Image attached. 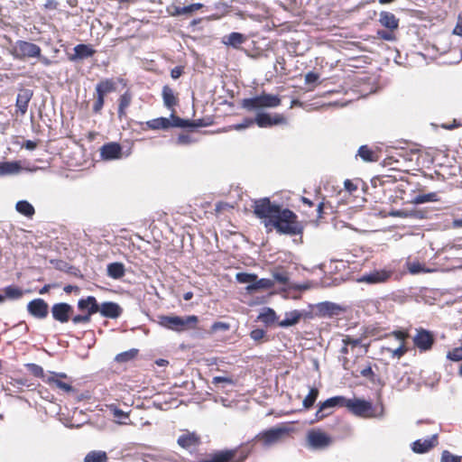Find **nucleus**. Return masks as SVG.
Instances as JSON below:
<instances>
[{
	"label": "nucleus",
	"instance_id": "nucleus-1",
	"mask_svg": "<svg viewBox=\"0 0 462 462\" xmlns=\"http://www.w3.org/2000/svg\"><path fill=\"white\" fill-rule=\"evenodd\" d=\"M264 226L270 230L274 228L279 234L288 236L300 235L303 231L296 214L288 208H282L273 220L264 221Z\"/></svg>",
	"mask_w": 462,
	"mask_h": 462
},
{
	"label": "nucleus",
	"instance_id": "nucleus-2",
	"mask_svg": "<svg viewBox=\"0 0 462 462\" xmlns=\"http://www.w3.org/2000/svg\"><path fill=\"white\" fill-rule=\"evenodd\" d=\"M199 318L195 315L180 317V316H161L159 324L171 330L182 332L196 328Z\"/></svg>",
	"mask_w": 462,
	"mask_h": 462
},
{
	"label": "nucleus",
	"instance_id": "nucleus-3",
	"mask_svg": "<svg viewBox=\"0 0 462 462\" xmlns=\"http://www.w3.org/2000/svg\"><path fill=\"white\" fill-rule=\"evenodd\" d=\"M281 104V99L276 95L262 94L250 98H245L242 106L249 111L258 110L264 107H277Z\"/></svg>",
	"mask_w": 462,
	"mask_h": 462
},
{
	"label": "nucleus",
	"instance_id": "nucleus-4",
	"mask_svg": "<svg viewBox=\"0 0 462 462\" xmlns=\"http://www.w3.org/2000/svg\"><path fill=\"white\" fill-rule=\"evenodd\" d=\"M40 52L42 49L39 45L23 40L16 41L11 51L12 56L21 60L40 57Z\"/></svg>",
	"mask_w": 462,
	"mask_h": 462
},
{
	"label": "nucleus",
	"instance_id": "nucleus-5",
	"mask_svg": "<svg viewBox=\"0 0 462 462\" xmlns=\"http://www.w3.org/2000/svg\"><path fill=\"white\" fill-rule=\"evenodd\" d=\"M281 209L279 205L272 204L268 198H263L254 202V213L264 221L273 220Z\"/></svg>",
	"mask_w": 462,
	"mask_h": 462
},
{
	"label": "nucleus",
	"instance_id": "nucleus-6",
	"mask_svg": "<svg viewBox=\"0 0 462 462\" xmlns=\"http://www.w3.org/2000/svg\"><path fill=\"white\" fill-rule=\"evenodd\" d=\"M289 430L285 427H273L267 430H263L255 436L258 441H261L263 447H272L288 435Z\"/></svg>",
	"mask_w": 462,
	"mask_h": 462
},
{
	"label": "nucleus",
	"instance_id": "nucleus-7",
	"mask_svg": "<svg viewBox=\"0 0 462 462\" xmlns=\"http://www.w3.org/2000/svg\"><path fill=\"white\" fill-rule=\"evenodd\" d=\"M346 407L355 415L360 417H372L373 406L370 402L361 399H346Z\"/></svg>",
	"mask_w": 462,
	"mask_h": 462
},
{
	"label": "nucleus",
	"instance_id": "nucleus-8",
	"mask_svg": "<svg viewBox=\"0 0 462 462\" xmlns=\"http://www.w3.org/2000/svg\"><path fill=\"white\" fill-rule=\"evenodd\" d=\"M307 440L309 445L314 449H323L330 446L331 438L323 431L311 430L308 433Z\"/></svg>",
	"mask_w": 462,
	"mask_h": 462
},
{
	"label": "nucleus",
	"instance_id": "nucleus-9",
	"mask_svg": "<svg viewBox=\"0 0 462 462\" xmlns=\"http://www.w3.org/2000/svg\"><path fill=\"white\" fill-rule=\"evenodd\" d=\"M254 123L259 127H271L273 125H285L287 119L281 114L270 115L267 113H258L254 118Z\"/></svg>",
	"mask_w": 462,
	"mask_h": 462
},
{
	"label": "nucleus",
	"instance_id": "nucleus-10",
	"mask_svg": "<svg viewBox=\"0 0 462 462\" xmlns=\"http://www.w3.org/2000/svg\"><path fill=\"white\" fill-rule=\"evenodd\" d=\"M393 275V271L382 269V270H374L369 273L364 274L362 277L358 279L360 282L365 283H383L387 282L391 276Z\"/></svg>",
	"mask_w": 462,
	"mask_h": 462
},
{
	"label": "nucleus",
	"instance_id": "nucleus-11",
	"mask_svg": "<svg viewBox=\"0 0 462 462\" xmlns=\"http://www.w3.org/2000/svg\"><path fill=\"white\" fill-rule=\"evenodd\" d=\"M413 342L420 351H427L431 348L434 342V337L432 333L428 330L422 328L417 329V333L413 337Z\"/></svg>",
	"mask_w": 462,
	"mask_h": 462
},
{
	"label": "nucleus",
	"instance_id": "nucleus-12",
	"mask_svg": "<svg viewBox=\"0 0 462 462\" xmlns=\"http://www.w3.org/2000/svg\"><path fill=\"white\" fill-rule=\"evenodd\" d=\"M346 398L343 396H335L326 400L320 404L319 410L316 412L317 420H320L328 415L329 412H326L328 409L334 407H346Z\"/></svg>",
	"mask_w": 462,
	"mask_h": 462
},
{
	"label": "nucleus",
	"instance_id": "nucleus-13",
	"mask_svg": "<svg viewBox=\"0 0 462 462\" xmlns=\"http://www.w3.org/2000/svg\"><path fill=\"white\" fill-rule=\"evenodd\" d=\"M72 312L73 308L65 302L56 303L51 307L53 319L60 323L68 322Z\"/></svg>",
	"mask_w": 462,
	"mask_h": 462
},
{
	"label": "nucleus",
	"instance_id": "nucleus-14",
	"mask_svg": "<svg viewBox=\"0 0 462 462\" xmlns=\"http://www.w3.org/2000/svg\"><path fill=\"white\" fill-rule=\"evenodd\" d=\"M100 155L103 160L112 161L122 157V147L117 143H108L100 148Z\"/></svg>",
	"mask_w": 462,
	"mask_h": 462
},
{
	"label": "nucleus",
	"instance_id": "nucleus-15",
	"mask_svg": "<svg viewBox=\"0 0 462 462\" xmlns=\"http://www.w3.org/2000/svg\"><path fill=\"white\" fill-rule=\"evenodd\" d=\"M27 310L34 318L44 319L48 315V304L42 299H35L28 303Z\"/></svg>",
	"mask_w": 462,
	"mask_h": 462
},
{
	"label": "nucleus",
	"instance_id": "nucleus-16",
	"mask_svg": "<svg viewBox=\"0 0 462 462\" xmlns=\"http://www.w3.org/2000/svg\"><path fill=\"white\" fill-rule=\"evenodd\" d=\"M284 316V319L278 323L281 328H288L298 324L301 319L307 316V313L304 310H294L285 312Z\"/></svg>",
	"mask_w": 462,
	"mask_h": 462
},
{
	"label": "nucleus",
	"instance_id": "nucleus-17",
	"mask_svg": "<svg viewBox=\"0 0 462 462\" xmlns=\"http://www.w3.org/2000/svg\"><path fill=\"white\" fill-rule=\"evenodd\" d=\"M98 312L105 318L116 319L121 315L122 309L116 302L106 301L99 305Z\"/></svg>",
	"mask_w": 462,
	"mask_h": 462
},
{
	"label": "nucleus",
	"instance_id": "nucleus-18",
	"mask_svg": "<svg viewBox=\"0 0 462 462\" xmlns=\"http://www.w3.org/2000/svg\"><path fill=\"white\" fill-rule=\"evenodd\" d=\"M73 51L74 54L69 56V60L71 61L89 58L96 52V51L90 45L83 43L76 45Z\"/></svg>",
	"mask_w": 462,
	"mask_h": 462
},
{
	"label": "nucleus",
	"instance_id": "nucleus-19",
	"mask_svg": "<svg viewBox=\"0 0 462 462\" xmlns=\"http://www.w3.org/2000/svg\"><path fill=\"white\" fill-rule=\"evenodd\" d=\"M32 97V91L28 88H23L19 91L16 97V107L22 115L27 112L28 104Z\"/></svg>",
	"mask_w": 462,
	"mask_h": 462
},
{
	"label": "nucleus",
	"instance_id": "nucleus-20",
	"mask_svg": "<svg viewBox=\"0 0 462 462\" xmlns=\"http://www.w3.org/2000/svg\"><path fill=\"white\" fill-rule=\"evenodd\" d=\"M437 442V436L433 435L431 438L425 439H418L412 443V450L415 453L422 454L429 451L435 446Z\"/></svg>",
	"mask_w": 462,
	"mask_h": 462
},
{
	"label": "nucleus",
	"instance_id": "nucleus-21",
	"mask_svg": "<svg viewBox=\"0 0 462 462\" xmlns=\"http://www.w3.org/2000/svg\"><path fill=\"white\" fill-rule=\"evenodd\" d=\"M78 308L84 311L86 310L88 314H95L99 310V305L93 296H88L85 299H80L78 302Z\"/></svg>",
	"mask_w": 462,
	"mask_h": 462
},
{
	"label": "nucleus",
	"instance_id": "nucleus-22",
	"mask_svg": "<svg viewBox=\"0 0 462 462\" xmlns=\"http://www.w3.org/2000/svg\"><path fill=\"white\" fill-rule=\"evenodd\" d=\"M246 37L240 32H231L226 35L222 39V42L226 46H231L235 49H238L240 45L245 42Z\"/></svg>",
	"mask_w": 462,
	"mask_h": 462
},
{
	"label": "nucleus",
	"instance_id": "nucleus-23",
	"mask_svg": "<svg viewBox=\"0 0 462 462\" xmlns=\"http://www.w3.org/2000/svg\"><path fill=\"white\" fill-rule=\"evenodd\" d=\"M116 89V84L113 79H106L98 82L96 86L97 95L105 97L108 93L114 92Z\"/></svg>",
	"mask_w": 462,
	"mask_h": 462
},
{
	"label": "nucleus",
	"instance_id": "nucleus-24",
	"mask_svg": "<svg viewBox=\"0 0 462 462\" xmlns=\"http://www.w3.org/2000/svg\"><path fill=\"white\" fill-rule=\"evenodd\" d=\"M45 383L51 387H56L65 393L74 392V388L69 383L62 382L59 378H56V375H49V377L45 378Z\"/></svg>",
	"mask_w": 462,
	"mask_h": 462
},
{
	"label": "nucleus",
	"instance_id": "nucleus-25",
	"mask_svg": "<svg viewBox=\"0 0 462 462\" xmlns=\"http://www.w3.org/2000/svg\"><path fill=\"white\" fill-rule=\"evenodd\" d=\"M22 166L18 162H0V176L14 175L21 171Z\"/></svg>",
	"mask_w": 462,
	"mask_h": 462
},
{
	"label": "nucleus",
	"instance_id": "nucleus-26",
	"mask_svg": "<svg viewBox=\"0 0 462 462\" xmlns=\"http://www.w3.org/2000/svg\"><path fill=\"white\" fill-rule=\"evenodd\" d=\"M273 286V282L270 279H255V282H254L252 284H249L246 286V291L248 292H254L260 290H268L271 289Z\"/></svg>",
	"mask_w": 462,
	"mask_h": 462
},
{
	"label": "nucleus",
	"instance_id": "nucleus-27",
	"mask_svg": "<svg viewBox=\"0 0 462 462\" xmlns=\"http://www.w3.org/2000/svg\"><path fill=\"white\" fill-rule=\"evenodd\" d=\"M379 21L383 26H384L388 29H391V30H394L396 28H398V25H399L398 19L395 17V15L393 14L389 13V12H382L380 14Z\"/></svg>",
	"mask_w": 462,
	"mask_h": 462
},
{
	"label": "nucleus",
	"instance_id": "nucleus-28",
	"mask_svg": "<svg viewBox=\"0 0 462 462\" xmlns=\"http://www.w3.org/2000/svg\"><path fill=\"white\" fill-rule=\"evenodd\" d=\"M178 444L184 448H192L199 444V438L194 433H187L179 437Z\"/></svg>",
	"mask_w": 462,
	"mask_h": 462
},
{
	"label": "nucleus",
	"instance_id": "nucleus-29",
	"mask_svg": "<svg viewBox=\"0 0 462 462\" xmlns=\"http://www.w3.org/2000/svg\"><path fill=\"white\" fill-rule=\"evenodd\" d=\"M107 275L113 279H120L125 275V265L122 263H112L107 265Z\"/></svg>",
	"mask_w": 462,
	"mask_h": 462
},
{
	"label": "nucleus",
	"instance_id": "nucleus-30",
	"mask_svg": "<svg viewBox=\"0 0 462 462\" xmlns=\"http://www.w3.org/2000/svg\"><path fill=\"white\" fill-rule=\"evenodd\" d=\"M319 310L323 315H327L329 317L333 315H337L342 310L339 305L328 301L320 303L319 306Z\"/></svg>",
	"mask_w": 462,
	"mask_h": 462
},
{
	"label": "nucleus",
	"instance_id": "nucleus-31",
	"mask_svg": "<svg viewBox=\"0 0 462 462\" xmlns=\"http://www.w3.org/2000/svg\"><path fill=\"white\" fill-rule=\"evenodd\" d=\"M147 126L152 130L168 129L171 127V120L166 117H158L146 122Z\"/></svg>",
	"mask_w": 462,
	"mask_h": 462
},
{
	"label": "nucleus",
	"instance_id": "nucleus-32",
	"mask_svg": "<svg viewBox=\"0 0 462 462\" xmlns=\"http://www.w3.org/2000/svg\"><path fill=\"white\" fill-rule=\"evenodd\" d=\"M107 460L108 457L106 453L102 450L90 451L84 458V462H107Z\"/></svg>",
	"mask_w": 462,
	"mask_h": 462
},
{
	"label": "nucleus",
	"instance_id": "nucleus-33",
	"mask_svg": "<svg viewBox=\"0 0 462 462\" xmlns=\"http://www.w3.org/2000/svg\"><path fill=\"white\" fill-rule=\"evenodd\" d=\"M393 217H411L416 219H421L424 217V213L419 210H395L390 214Z\"/></svg>",
	"mask_w": 462,
	"mask_h": 462
},
{
	"label": "nucleus",
	"instance_id": "nucleus-34",
	"mask_svg": "<svg viewBox=\"0 0 462 462\" xmlns=\"http://www.w3.org/2000/svg\"><path fill=\"white\" fill-rule=\"evenodd\" d=\"M276 313L271 308L264 309L263 311L261 312L257 317V320L264 323L265 325H270L273 323L276 320Z\"/></svg>",
	"mask_w": 462,
	"mask_h": 462
},
{
	"label": "nucleus",
	"instance_id": "nucleus-35",
	"mask_svg": "<svg viewBox=\"0 0 462 462\" xmlns=\"http://www.w3.org/2000/svg\"><path fill=\"white\" fill-rule=\"evenodd\" d=\"M162 98L165 106L168 108H171L177 103L173 90L168 86H164L162 88Z\"/></svg>",
	"mask_w": 462,
	"mask_h": 462
},
{
	"label": "nucleus",
	"instance_id": "nucleus-36",
	"mask_svg": "<svg viewBox=\"0 0 462 462\" xmlns=\"http://www.w3.org/2000/svg\"><path fill=\"white\" fill-rule=\"evenodd\" d=\"M15 208L20 214L28 217L33 216L35 212L32 205L26 200L18 201L16 203Z\"/></svg>",
	"mask_w": 462,
	"mask_h": 462
},
{
	"label": "nucleus",
	"instance_id": "nucleus-37",
	"mask_svg": "<svg viewBox=\"0 0 462 462\" xmlns=\"http://www.w3.org/2000/svg\"><path fill=\"white\" fill-rule=\"evenodd\" d=\"M132 95L129 91H125L119 98L118 116L122 117L125 114V109L130 106Z\"/></svg>",
	"mask_w": 462,
	"mask_h": 462
},
{
	"label": "nucleus",
	"instance_id": "nucleus-38",
	"mask_svg": "<svg viewBox=\"0 0 462 462\" xmlns=\"http://www.w3.org/2000/svg\"><path fill=\"white\" fill-rule=\"evenodd\" d=\"M138 354V350L135 348L129 349L127 351L119 353L116 356L115 361L117 363H126L133 360Z\"/></svg>",
	"mask_w": 462,
	"mask_h": 462
},
{
	"label": "nucleus",
	"instance_id": "nucleus-39",
	"mask_svg": "<svg viewBox=\"0 0 462 462\" xmlns=\"http://www.w3.org/2000/svg\"><path fill=\"white\" fill-rule=\"evenodd\" d=\"M203 7V5L200 3L191 4L186 6L182 7H176L175 8V14L177 15H183V14H190L194 13L195 11L199 10Z\"/></svg>",
	"mask_w": 462,
	"mask_h": 462
},
{
	"label": "nucleus",
	"instance_id": "nucleus-40",
	"mask_svg": "<svg viewBox=\"0 0 462 462\" xmlns=\"http://www.w3.org/2000/svg\"><path fill=\"white\" fill-rule=\"evenodd\" d=\"M23 294V291L16 286H7L4 289L5 299L18 300Z\"/></svg>",
	"mask_w": 462,
	"mask_h": 462
},
{
	"label": "nucleus",
	"instance_id": "nucleus-41",
	"mask_svg": "<svg viewBox=\"0 0 462 462\" xmlns=\"http://www.w3.org/2000/svg\"><path fill=\"white\" fill-rule=\"evenodd\" d=\"M357 155L361 157L364 162H374V152L368 148L367 145H362L359 147Z\"/></svg>",
	"mask_w": 462,
	"mask_h": 462
},
{
	"label": "nucleus",
	"instance_id": "nucleus-42",
	"mask_svg": "<svg viewBox=\"0 0 462 462\" xmlns=\"http://www.w3.org/2000/svg\"><path fill=\"white\" fill-rule=\"evenodd\" d=\"M169 119L171 120V126L173 127L186 128L194 125L189 120L180 118L173 114L171 115V118Z\"/></svg>",
	"mask_w": 462,
	"mask_h": 462
},
{
	"label": "nucleus",
	"instance_id": "nucleus-43",
	"mask_svg": "<svg viewBox=\"0 0 462 462\" xmlns=\"http://www.w3.org/2000/svg\"><path fill=\"white\" fill-rule=\"evenodd\" d=\"M319 395V390L317 388H311L309 394L303 400V406L306 409L312 407Z\"/></svg>",
	"mask_w": 462,
	"mask_h": 462
},
{
	"label": "nucleus",
	"instance_id": "nucleus-44",
	"mask_svg": "<svg viewBox=\"0 0 462 462\" xmlns=\"http://www.w3.org/2000/svg\"><path fill=\"white\" fill-rule=\"evenodd\" d=\"M408 271L411 274H418L420 273H431L433 272L431 269L425 268L422 264H420L419 262H412L407 263Z\"/></svg>",
	"mask_w": 462,
	"mask_h": 462
},
{
	"label": "nucleus",
	"instance_id": "nucleus-45",
	"mask_svg": "<svg viewBox=\"0 0 462 462\" xmlns=\"http://www.w3.org/2000/svg\"><path fill=\"white\" fill-rule=\"evenodd\" d=\"M257 275L254 273H238L236 275V279L240 283H246L247 285L252 284L255 282Z\"/></svg>",
	"mask_w": 462,
	"mask_h": 462
},
{
	"label": "nucleus",
	"instance_id": "nucleus-46",
	"mask_svg": "<svg viewBox=\"0 0 462 462\" xmlns=\"http://www.w3.org/2000/svg\"><path fill=\"white\" fill-rule=\"evenodd\" d=\"M29 371L36 377H40L45 382V378L49 377V374H45L42 367L35 364H28Z\"/></svg>",
	"mask_w": 462,
	"mask_h": 462
},
{
	"label": "nucleus",
	"instance_id": "nucleus-47",
	"mask_svg": "<svg viewBox=\"0 0 462 462\" xmlns=\"http://www.w3.org/2000/svg\"><path fill=\"white\" fill-rule=\"evenodd\" d=\"M447 358L455 362L462 360V346L456 347L451 351H448Z\"/></svg>",
	"mask_w": 462,
	"mask_h": 462
},
{
	"label": "nucleus",
	"instance_id": "nucleus-48",
	"mask_svg": "<svg viewBox=\"0 0 462 462\" xmlns=\"http://www.w3.org/2000/svg\"><path fill=\"white\" fill-rule=\"evenodd\" d=\"M440 462H461V457L454 456L449 451L444 450L441 454Z\"/></svg>",
	"mask_w": 462,
	"mask_h": 462
},
{
	"label": "nucleus",
	"instance_id": "nucleus-49",
	"mask_svg": "<svg viewBox=\"0 0 462 462\" xmlns=\"http://www.w3.org/2000/svg\"><path fill=\"white\" fill-rule=\"evenodd\" d=\"M144 462H165V457L160 454H143Z\"/></svg>",
	"mask_w": 462,
	"mask_h": 462
},
{
	"label": "nucleus",
	"instance_id": "nucleus-50",
	"mask_svg": "<svg viewBox=\"0 0 462 462\" xmlns=\"http://www.w3.org/2000/svg\"><path fill=\"white\" fill-rule=\"evenodd\" d=\"M433 197H435V194L433 193H429V194H424V195H418L416 196L412 202L414 204H422V203H425V202H429V201H432L433 200Z\"/></svg>",
	"mask_w": 462,
	"mask_h": 462
},
{
	"label": "nucleus",
	"instance_id": "nucleus-51",
	"mask_svg": "<svg viewBox=\"0 0 462 462\" xmlns=\"http://www.w3.org/2000/svg\"><path fill=\"white\" fill-rule=\"evenodd\" d=\"M229 328H230V325L228 323L222 322V321L215 322L211 326L212 332H217L218 330L227 331Z\"/></svg>",
	"mask_w": 462,
	"mask_h": 462
},
{
	"label": "nucleus",
	"instance_id": "nucleus-52",
	"mask_svg": "<svg viewBox=\"0 0 462 462\" xmlns=\"http://www.w3.org/2000/svg\"><path fill=\"white\" fill-rule=\"evenodd\" d=\"M265 334L263 329L256 328L251 331L250 337L254 341L258 342L265 337Z\"/></svg>",
	"mask_w": 462,
	"mask_h": 462
},
{
	"label": "nucleus",
	"instance_id": "nucleus-53",
	"mask_svg": "<svg viewBox=\"0 0 462 462\" xmlns=\"http://www.w3.org/2000/svg\"><path fill=\"white\" fill-rule=\"evenodd\" d=\"M91 314L86 313L84 315H76L72 318L74 324L88 323L90 321Z\"/></svg>",
	"mask_w": 462,
	"mask_h": 462
},
{
	"label": "nucleus",
	"instance_id": "nucleus-54",
	"mask_svg": "<svg viewBox=\"0 0 462 462\" xmlns=\"http://www.w3.org/2000/svg\"><path fill=\"white\" fill-rule=\"evenodd\" d=\"M254 124V119L245 118V119H244V121L242 123L233 125V128L236 130H243V129H245V128L253 125Z\"/></svg>",
	"mask_w": 462,
	"mask_h": 462
},
{
	"label": "nucleus",
	"instance_id": "nucleus-55",
	"mask_svg": "<svg viewBox=\"0 0 462 462\" xmlns=\"http://www.w3.org/2000/svg\"><path fill=\"white\" fill-rule=\"evenodd\" d=\"M212 383H214V384H218V383L234 384V380L231 377L215 376L212 380Z\"/></svg>",
	"mask_w": 462,
	"mask_h": 462
},
{
	"label": "nucleus",
	"instance_id": "nucleus-56",
	"mask_svg": "<svg viewBox=\"0 0 462 462\" xmlns=\"http://www.w3.org/2000/svg\"><path fill=\"white\" fill-rule=\"evenodd\" d=\"M342 341H346V345H348L351 346V348H354L357 346L361 345V339L360 338H352L350 337H346L342 339Z\"/></svg>",
	"mask_w": 462,
	"mask_h": 462
},
{
	"label": "nucleus",
	"instance_id": "nucleus-57",
	"mask_svg": "<svg viewBox=\"0 0 462 462\" xmlns=\"http://www.w3.org/2000/svg\"><path fill=\"white\" fill-rule=\"evenodd\" d=\"M273 278L275 281H277L281 284H284V285L287 284L288 281H289L288 276L283 273H274Z\"/></svg>",
	"mask_w": 462,
	"mask_h": 462
},
{
	"label": "nucleus",
	"instance_id": "nucleus-58",
	"mask_svg": "<svg viewBox=\"0 0 462 462\" xmlns=\"http://www.w3.org/2000/svg\"><path fill=\"white\" fill-rule=\"evenodd\" d=\"M104 106V97L97 95V100L95 101V104L93 106V111L95 113L100 112Z\"/></svg>",
	"mask_w": 462,
	"mask_h": 462
},
{
	"label": "nucleus",
	"instance_id": "nucleus-59",
	"mask_svg": "<svg viewBox=\"0 0 462 462\" xmlns=\"http://www.w3.org/2000/svg\"><path fill=\"white\" fill-rule=\"evenodd\" d=\"M453 33L462 36V12L458 14L457 24L453 30Z\"/></svg>",
	"mask_w": 462,
	"mask_h": 462
},
{
	"label": "nucleus",
	"instance_id": "nucleus-60",
	"mask_svg": "<svg viewBox=\"0 0 462 462\" xmlns=\"http://www.w3.org/2000/svg\"><path fill=\"white\" fill-rule=\"evenodd\" d=\"M318 79H319V75H318L317 73H314V72H308V73L305 75V82H306L307 84L314 83V82H316Z\"/></svg>",
	"mask_w": 462,
	"mask_h": 462
},
{
	"label": "nucleus",
	"instance_id": "nucleus-61",
	"mask_svg": "<svg viewBox=\"0 0 462 462\" xmlns=\"http://www.w3.org/2000/svg\"><path fill=\"white\" fill-rule=\"evenodd\" d=\"M378 36L385 41H393L394 36L392 32L386 31H378Z\"/></svg>",
	"mask_w": 462,
	"mask_h": 462
},
{
	"label": "nucleus",
	"instance_id": "nucleus-62",
	"mask_svg": "<svg viewBox=\"0 0 462 462\" xmlns=\"http://www.w3.org/2000/svg\"><path fill=\"white\" fill-rule=\"evenodd\" d=\"M392 352H393V356L401 357L402 356H403L405 354V352H406V348L404 346V343H402L400 345V346H398L397 348H395Z\"/></svg>",
	"mask_w": 462,
	"mask_h": 462
},
{
	"label": "nucleus",
	"instance_id": "nucleus-63",
	"mask_svg": "<svg viewBox=\"0 0 462 462\" xmlns=\"http://www.w3.org/2000/svg\"><path fill=\"white\" fill-rule=\"evenodd\" d=\"M191 142V138L188 134H180L177 139L178 144H188L190 143Z\"/></svg>",
	"mask_w": 462,
	"mask_h": 462
},
{
	"label": "nucleus",
	"instance_id": "nucleus-64",
	"mask_svg": "<svg viewBox=\"0 0 462 462\" xmlns=\"http://www.w3.org/2000/svg\"><path fill=\"white\" fill-rule=\"evenodd\" d=\"M183 72V69L181 67H175L171 71V76L173 79H179Z\"/></svg>",
	"mask_w": 462,
	"mask_h": 462
}]
</instances>
